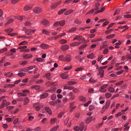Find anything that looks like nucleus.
Segmentation results:
<instances>
[{
  "label": "nucleus",
  "instance_id": "nucleus-55",
  "mask_svg": "<svg viewBox=\"0 0 131 131\" xmlns=\"http://www.w3.org/2000/svg\"><path fill=\"white\" fill-rule=\"evenodd\" d=\"M124 17L126 18H130L131 17V15H125L124 16Z\"/></svg>",
  "mask_w": 131,
  "mask_h": 131
},
{
  "label": "nucleus",
  "instance_id": "nucleus-22",
  "mask_svg": "<svg viewBox=\"0 0 131 131\" xmlns=\"http://www.w3.org/2000/svg\"><path fill=\"white\" fill-rule=\"evenodd\" d=\"M108 91L111 93H113L114 91V89L112 87H110L108 89Z\"/></svg>",
  "mask_w": 131,
  "mask_h": 131
},
{
  "label": "nucleus",
  "instance_id": "nucleus-40",
  "mask_svg": "<svg viewBox=\"0 0 131 131\" xmlns=\"http://www.w3.org/2000/svg\"><path fill=\"white\" fill-rule=\"evenodd\" d=\"M59 126H57L56 127H54L52 128L50 131H56L58 128Z\"/></svg>",
  "mask_w": 131,
  "mask_h": 131
},
{
  "label": "nucleus",
  "instance_id": "nucleus-53",
  "mask_svg": "<svg viewBox=\"0 0 131 131\" xmlns=\"http://www.w3.org/2000/svg\"><path fill=\"white\" fill-rule=\"evenodd\" d=\"M94 108L95 107L94 106L91 105L89 106V110L90 111H91L93 110Z\"/></svg>",
  "mask_w": 131,
  "mask_h": 131
},
{
  "label": "nucleus",
  "instance_id": "nucleus-50",
  "mask_svg": "<svg viewBox=\"0 0 131 131\" xmlns=\"http://www.w3.org/2000/svg\"><path fill=\"white\" fill-rule=\"evenodd\" d=\"M28 62L26 61H24L21 62H20V63L21 65H24L26 64Z\"/></svg>",
  "mask_w": 131,
  "mask_h": 131
},
{
  "label": "nucleus",
  "instance_id": "nucleus-51",
  "mask_svg": "<svg viewBox=\"0 0 131 131\" xmlns=\"http://www.w3.org/2000/svg\"><path fill=\"white\" fill-rule=\"evenodd\" d=\"M115 36V35L114 34H113L111 35H110L108 36H107L106 38H107L110 39L113 38Z\"/></svg>",
  "mask_w": 131,
  "mask_h": 131
},
{
  "label": "nucleus",
  "instance_id": "nucleus-2",
  "mask_svg": "<svg viewBox=\"0 0 131 131\" xmlns=\"http://www.w3.org/2000/svg\"><path fill=\"white\" fill-rule=\"evenodd\" d=\"M76 36L77 37V40L79 41H82V42L83 43L85 42L86 41L85 40L84 38L82 36L78 35H76Z\"/></svg>",
  "mask_w": 131,
  "mask_h": 131
},
{
  "label": "nucleus",
  "instance_id": "nucleus-35",
  "mask_svg": "<svg viewBox=\"0 0 131 131\" xmlns=\"http://www.w3.org/2000/svg\"><path fill=\"white\" fill-rule=\"evenodd\" d=\"M94 57V55L93 53H91L89 55L87 56V57L90 59H93Z\"/></svg>",
  "mask_w": 131,
  "mask_h": 131
},
{
  "label": "nucleus",
  "instance_id": "nucleus-38",
  "mask_svg": "<svg viewBox=\"0 0 131 131\" xmlns=\"http://www.w3.org/2000/svg\"><path fill=\"white\" fill-rule=\"evenodd\" d=\"M87 46V45L86 44H84L80 46L79 48V49H83L84 48H85L86 46Z\"/></svg>",
  "mask_w": 131,
  "mask_h": 131
},
{
  "label": "nucleus",
  "instance_id": "nucleus-52",
  "mask_svg": "<svg viewBox=\"0 0 131 131\" xmlns=\"http://www.w3.org/2000/svg\"><path fill=\"white\" fill-rule=\"evenodd\" d=\"M22 92L23 93H24L25 94H28L29 93V91L26 90H23Z\"/></svg>",
  "mask_w": 131,
  "mask_h": 131
},
{
  "label": "nucleus",
  "instance_id": "nucleus-48",
  "mask_svg": "<svg viewBox=\"0 0 131 131\" xmlns=\"http://www.w3.org/2000/svg\"><path fill=\"white\" fill-rule=\"evenodd\" d=\"M79 129L80 128L78 126H76L74 127V129L76 131H79Z\"/></svg>",
  "mask_w": 131,
  "mask_h": 131
},
{
  "label": "nucleus",
  "instance_id": "nucleus-41",
  "mask_svg": "<svg viewBox=\"0 0 131 131\" xmlns=\"http://www.w3.org/2000/svg\"><path fill=\"white\" fill-rule=\"evenodd\" d=\"M20 122V121H18V118L16 119L15 121L13 122V123L14 124H15L17 123H19Z\"/></svg>",
  "mask_w": 131,
  "mask_h": 131
},
{
  "label": "nucleus",
  "instance_id": "nucleus-3",
  "mask_svg": "<svg viewBox=\"0 0 131 131\" xmlns=\"http://www.w3.org/2000/svg\"><path fill=\"white\" fill-rule=\"evenodd\" d=\"M33 11L36 13L38 14L42 12V9L38 7H36L34 8Z\"/></svg>",
  "mask_w": 131,
  "mask_h": 131
},
{
  "label": "nucleus",
  "instance_id": "nucleus-17",
  "mask_svg": "<svg viewBox=\"0 0 131 131\" xmlns=\"http://www.w3.org/2000/svg\"><path fill=\"white\" fill-rule=\"evenodd\" d=\"M29 102V100L28 98L26 97L25 98L24 101V105L27 104Z\"/></svg>",
  "mask_w": 131,
  "mask_h": 131
},
{
  "label": "nucleus",
  "instance_id": "nucleus-43",
  "mask_svg": "<svg viewBox=\"0 0 131 131\" xmlns=\"http://www.w3.org/2000/svg\"><path fill=\"white\" fill-rule=\"evenodd\" d=\"M72 68L71 66H69L64 68V69L65 70H68L71 69Z\"/></svg>",
  "mask_w": 131,
  "mask_h": 131
},
{
  "label": "nucleus",
  "instance_id": "nucleus-29",
  "mask_svg": "<svg viewBox=\"0 0 131 131\" xmlns=\"http://www.w3.org/2000/svg\"><path fill=\"white\" fill-rule=\"evenodd\" d=\"M92 120V118L91 117H89L88 119H87L86 121V122L87 123H89L90 122H91Z\"/></svg>",
  "mask_w": 131,
  "mask_h": 131
},
{
  "label": "nucleus",
  "instance_id": "nucleus-7",
  "mask_svg": "<svg viewBox=\"0 0 131 131\" xmlns=\"http://www.w3.org/2000/svg\"><path fill=\"white\" fill-rule=\"evenodd\" d=\"M69 46L67 45L64 46L62 45L61 47V49L62 50L65 51L68 49L69 48Z\"/></svg>",
  "mask_w": 131,
  "mask_h": 131
},
{
  "label": "nucleus",
  "instance_id": "nucleus-11",
  "mask_svg": "<svg viewBox=\"0 0 131 131\" xmlns=\"http://www.w3.org/2000/svg\"><path fill=\"white\" fill-rule=\"evenodd\" d=\"M40 47L43 49H46L48 48L49 46L46 44L43 43L40 45Z\"/></svg>",
  "mask_w": 131,
  "mask_h": 131
},
{
  "label": "nucleus",
  "instance_id": "nucleus-62",
  "mask_svg": "<svg viewBox=\"0 0 131 131\" xmlns=\"http://www.w3.org/2000/svg\"><path fill=\"white\" fill-rule=\"evenodd\" d=\"M123 82V81H121L115 84L116 85H121Z\"/></svg>",
  "mask_w": 131,
  "mask_h": 131
},
{
  "label": "nucleus",
  "instance_id": "nucleus-34",
  "mask_svg": "<svg viewBox=\"0 0 131 131\" xmlns=\"http://www.w3.org/2000/svg\"><path fill=\"white\" fill-rule=\"evenodd\" d=\"M125 57L127 60L131 59V55L130 54H126L125 55Z\"/></svg>",
  "mask_w": 131,
  "mask_h": 131
},
{
  "label": "nucleus",
  "instance_id": "nucleus-46",
  "mask_svg": "<svg viewBox=\"0 0 131 131\" xmlns=\"http://www.w3.org/2000/svg\"><path fill=\"white\" fill-rule=\"evenodd\" d=\"M94 9H92L89 11L86 14H92L94 12Z\"/></svg>",
  "mask_w": 131,
  "mask_h": 131
},
{
  "label": "nucleus",
  "instance_id": "nucleus-30",
  "mask_svg": "<svg viewBox=\"0 0 131 131\" xmlns=\"http://www.w3.org/2000/svg\"><path fill=\"white\" fill-rule=\"evenodd\" d=\"M76 29V28H71L68 31V32L69 33H72Z\"/></svg>",
  "mask_w": 131,
  "mask_h": 131
},
{
  "label": "nucleus",
  "instance_id": "nucleus-5",
  "mask_svg": "<svg viewBox=\"0 0 131 131\" xmlns=\"http://www.w3.org/2000/svg\"><path fill=\"white\" fill-rule=\"evenodd\" d=\"M35 31V30H32L31 29H28L26 30L25 32L28 35H31V34L34 33Z\"/></svg>",
  "mask_w": 131,
  "mask_h": 131
},
{
  "label": "nucleus",
  "instance_id": "nucleus-19",
  "mask_svg": "<svg viewBox=\"0 0 131 131\" xmlns=\"http://www.w3.org/2000/svg\"><path fill=\"white\" fill-rule=\"evenodd\" d=\"M13 75V74L12 73H10V72L6 73L4 74L5 75L9 77H11Z\"/></svg>",
  "mask_w": 131,
  "mask_h": 131
},
{
  "label": "nucleus",
  "instance_id": "nucleus-10",
  "mask_svg": "<svg viewBox=\"0 0 131 131\" xmlns=\"http://www.w3.org/2000/svg\"><path fill=\"white\" fill-rule=\"evenodd\" d=\"M31 88L32 89H34L37 90H39L40 89V86L39 85H33L31 86Z\"/></svg>",
  "mask_w": 131,
  "mask_h": 131
},
{
  "label": "nucleus",
  "instance_id": "nucleus-45",
  "mask_svg": "<svg viewBox=\"0 0 131 131\" xmlns=\"http://www.w3.org/2000/svg\"><path fill=\"white\" fill-rule=\"evenodd\" d=\"M25 25L26 26H31V23L29 21H26L25 23Z\"/></svg>",
  "mask_w": 131,
  "mask_h": 131
},
{
  "label": "nucleus",
  "instance_id": "nucleus-1",
  "mask_svg": "<svg viewBox=\"0 0 131 131\" xmlns=\"http://www.w3.org/2000/svg\"><path fill=\"white\" fill-rule=\"evenodd\" d=\"M42 106V104L41 103H35L33 105V107L35 108L36 111H39L40 108H41Z\"/></svg>",
  "mask_w": 131,
  "mask_h": 131
},
{
  "label": "nucleus",
  "instance_id": "nucleus-23",
  "mask_svg": "<svg viewBox=\"0 0 131 131\" xmlns=\"http://www.w3.org/2000/svg\"><path fill=\"white\" fill-rule=\"evenodd\" d=\"M76 83V82L74 81H70L68 82V85H72Z\"/></svg>",
  "mask_w": 131,
  "mask_h": 131
},
{
  "label": "nucleus",
  "instance_id": "nucleus-33",
  "mask_svg": "<svg viewBox=\"0 0 131 131\" xmlns=\"http://www.w3.org/2000/svg\"><path fill=\"white\" fill-rule=\"evenodd\" d=\"M7 49L6 48H4L0 50V53H4L7 51Z\"/></svg>",
  "mask_w": 131,
  "mask_h": 131
},
{
  "label": "nucleus",
  "instance_id": "nucleus-57",
  "mask_svg": "<svg viewBox=\"0 0 131 131\" xmlns=\"http://www.w3.org/2000/svg\"><path fill=\"white\" fill-rule=\"evenodd\" d=\"M27 42L25 41H23L20 43L19 45H24L27 44Z\"/></svg>",
  "mask_w": 131,
  "mask_h": 131
},
{
  "label": "nucleus",
  "instance_id": "nucleus-20",
  "mask_svg": "<svg viewBox=\"0 0 131 131\" xmlns=\"http://www.w3.org/2000/svg\"><path fill=\"white\" fill-rule=\"evenodd\" d=\"M66 10V9H61L58 12V14L59 15H60L62 14Z\"/></svg>",
  "mask_w": 131,
  "mask_h": 131
},
{
  "label": "nucleus",
  "instance_id": "nucleus-58",
  "mask_svg": "<svg viewBox=\"0 0 131 131\" xmlns=\"http://www.w3.org/2000/svg\"><path fill=\"white\" fill-rule=\"evenodd\" d=\"M28 69H27L23 68V69H22L21 70L19 71V72H20L21 71H22L26 72H27V71H28Z\"/></svg>",
  "mask_w": 131,
  "mask_h": 131
},
{
  "label": "nucleus",
  "instance_id": "nucleus-15",
  "mask_svg": "<svg viewBox=\"0 0 131 131\" xmlns=\"http://www.w3.org/2000/svg\"><path fill=\"white\" fill-rule=\"evenodd\" d=\"M45 26H47L49 24V21L46 19H44L42 22Z\"/></svg>",
  "mask_w": 131,
  "mask_h": 131
},
{
  "label": "nucleus",
  "instance_id": "nucleus-25",
  "mask_svg": "<svg viewBox=\"0 0 131 131\" xmlns=\"http://www.w3.org/2000/svg\"><path fill=\"white\" fill-rule=\"evenodd\" d=\"M59 25L60 26H63L65 24V21L64 20H62L59 21Z\"/></svg>",
  "mask_w": 131,
  "mask_h": 131
},
{
  "label": "nucleus",
  "instance_id": "nucleus-42",
  "mask_svg": "<svg viewBox=\"0 0 131 131\" xmlns=\"http://www.w3.org/2000/svg\"><path fill=\"white\" fill-rule=\"evenodd\" d=\"M56 101H51L49 102V104L51 105H54L56 103Z\"/></svg>",
  "mask_w": 131,
  "mask_h": 131
},
{
  "label": "nucleus",
  "instance_id": "nucleus-39",
  "mask_svg": "<svg viewBox=\"0 0 131 131\" xmlns=\"http://www.w3.org/2000/svg\"><path fill=\"white\" fill-rule=\"evenodd\" d=\"M67 42V40L63 39H61L60 41V43L62 44L66 43Z\"/></svg>",
  "mask_w": 131,
  "mask_h": 131
},
{
  "label": "nucleus",
  "instance_id": "nucleus-26",
  "mask_svg": "<svg viewBox=\"0 0 131 131\" xmlns=\"http://www.w3.org/2000/svg\"><path fill=\"white\" fill-rule=\"evenodd\" d=\"M108 86V84H104L100 87V90H103L104 89L106 88Z\"/></svg>",
  "mask_w": 131,
  "mask_h": 131
},
{
  "label": "nucleus",
  "instance_id": "nucleus-9",
  "mask_svg": "<svg viewBox=\"0 0 131 131\" xmlns=\"http://www.w3.org/2000/svg\"><path fill=\"white\" fill-rule=\"evenodd\" d=\"M71 60V56L69 55H67L65 57V61L67 62H69Z\"/></svg>",
  "mask_w": 131,
  "mask_h": 131
},
{
  "label": "nucleus",
  "instance_id": "nucleus-59",
  "mask_svg": "<svg viewBox=\"0 0 131 131\" xmlns=\"http://www.w3.org/2000/svg\"><path fill=\"white\" fill-rule=\"evenodd\" d=\"M128 26L126 25V26H120L119 27H118V28L119 29H123L124 28H125L127 27Z\"/></svg>",
  "mask_w": 131,
  "mask_h": 131
},
{
  "label": "nucleus",
  "instance_id": "nucleus-49",
  "mask_svg": "<svg viewBox=\"0 0 131 131\" xmlns=\"http://www.w3.org/2000/svg\"><path fill=\"white\" fill-rule=\"evenodd\" d=\"M18 75L20 77H22L25 75V73L23 72L18 73Z\"/></svg>",
  "mask_w": 131,
  "mask_h": 131
},
{
  "label": "nucleus",
  "instance_id": "nucleus-32",
  "mask_svg": "<svg viewBox=\"0 0 131 131\" xmlns=\"http://www.w3.org/2000/svg\"><path fill=\"white\" fill-rule=\"evenodd\" d=\"M112 94L109 93H107L105 94V96L106 98L108 99L111 96Z\"/></svg>",
  "mask_w": 131,
  "mask_h": 131
},
{
  "label": "nucleus",
  "instance_id": "nucleus-14",
  "mask_svg": "<svg viewBox=\"0 0 131 131\" xmlns=\"http://www.w3.org/2000/svg\"><path fill=\"white\" fill-rule=\"evenodd\" d=\"M45 110L49 114L51 115L52 114V112L49 108L46 107L45 108Z\"/></svg>",
  "mask_w": 131,
  "mask_h": 131
},
{
  "label": "nucleus",
  "instance_id": "nucleus-6",
  "mask_svg": "<svg viewBox=\"0 0 131 131\" xmlns=\"http://www.w3.org/2000/svg\"><path fill=\"white\" fill-rule=\"evenodd\" d=\"M81 43V42H74L70 44V45L72 47H74L79 46Z\"/></svg>",
  "mask_w": 131,
  "mask_h": 131
},
{
  "label": "nucleus",
  "instance_id": "nucleus-18",
  "mask_svg": "<svg viewBox=\"0 0 131 131\" xmlns=\"http://www.w3.org/2000/svg\"><path fill=\"white\" fill-rule=\"evenodd\" d=\"M48 93H45L43 94L40 96L41 99H43L47 97L48 96Z\"/></svg>",
  "mask_w": 131,
  "mask_h": 131
},
{
  "label": "nucleus",
  "instance_id": "nucleus-44",
  "mask_svg": "<svg viewBox=\"0 0 131 131\" xmlns=\"http://www.w3.org/2000/svg\"><path fill=\"white\" fill-rule=\"evenodd\" d=\"M13 30V29L12 28H9L8 29H6L5 30V31L6 32H11L12 30Z\"/></svg>",
  "mask_w": 131,
  "mask_h": 131
},
{
  "label": "nucleus",
  "instance_id": "nucleus-37",
  "mask_svg": "<svg viewBox=\"0 0 131 131\" xmlns=\"http://www.w3.org/2000/svg\"><path fill=\"white\" fill-rule=\"evenodd\" d=\"M56 119L55 118H53L51 119L50 121V123L51 124H53L55 123Z\"/></svg>",
  "mask_w": 131,
  "mask_h": 131
},
{
  "label": "nucleus",
  "instance_id": "nucleus-31",
  "mask_svg": "<svg viewBox=\"0 0 131 131\" xmlns=\"http://www.w3.org/2000/svg\"><path fill=\"white\" fill-rule=\"evenodd\" d=\"M79 100L81 101H86V100L85 98L83 96H81L79 97Z\"/></svg>",
  "mask_w": 131,
  "mask_h": 131
},
{
  "label": "nucleus",
  "instance_id": "nucleus-56",
  "mask_svg": "<svg viewBox=\"0 0 131 131\" xmlns=\"http://www.w3.org/2000/svg\"><path fill=\"white\" fill-rule=\"evenodd\" d=\"M56 95L54 94H53L51 96V98L52 100H54L56 98Z\"/></svg>",
  "mask_w": 131,
  "mask_h": 131
},
{
  "label": "nucleus",
  "instance_id": "nucleus-16",
  "mask_svg": "<svg viewBox=\"0 0 131 131\" xmlns=\"http://www.w3.org/2000/svg\"><path fill=\"white\" fill-rule=\"evenodd\" d=\"M43 82V80L41 79L36 81H35V83L36 84H39L42 83Z\"/></svg>",
  "mask_w": 131,
  "mask_h": 131
},
{
  "label": "nucleus",
  "instance_id": "nucleus-24",
  "mask_svg": "<svg viewBox=\"0 0 131 131\" xmlns=\"http://www.w3.org/2000/svg\"><path fill=\"white\" fill-rule=\"evenodd\" d=\"M17 94L19 96H25L27 95L26 94H25L24 93H17Z\"/></svg>",
  "mask_w": 131,
  "mask_h": 131
},
{
  "label": "nucleus",
  "instance_id": "nucleus-61",
  "mask_svg": "<svg viewBox=\"0 0 131 131\" xmlns=\"http://www.w3.org/2000/svg\"><path fill=\"white\" fill-rule=\"evenodd\" d=\"M19 0H11V2L13 4H15L17 3Z\"/></svg>",
  "mask_w": 131,
  "mask_h": 131
},
{
  "label": "nucleus",
  "instance_id": "nucleus-63",
  "mask_svg": "<svg viewBox=\"0 0 131 131\" xmlns=\"http://www.w3.org/2000/svg\"><path fill=\"white\" fill-rule=\"evenodd\" d=\"M34 118V117L32 116H29L28 117V119L30 121H31Z\"/></svg>",
  "mask_w": 131,
  "mask_h": 131
},
{
  "label": "nucleus",
  "instance_id": "nucleus-47",
  "mask_svg": "<svg viewBox=\"0 0 131 131\" xmlns=\"http://www.w3.org/2000/svg\"><path fill=\"white\" fill-rule=\"evenodd\" d=\"M89 82L90 83H95L96 81L91 78L89 79Z\"/></svg>",
  "mask_w": 131,
  "mask_h": 131
},
{
  "label": "nucleus",
  "instance_id": "nucleus-13",
  "mask_svg": "<svg viewBox=\"0 0 131 131\" xmlns=\"http://www.w3.org/2000/svg\"><path fill=\"white\" fill-rule=\"evenodd\" d=\"M60 76L63 79H66L68 77V75L66 73L61 74Z\"/></svg>",
  "mask_w": 131,
  "mask_h": 131
},
{
  "label": "nucleus",
  "instance_id": "nucleus-36",
  "mask_svg": "<svg viewBox=\"0 0 131 131\" xmlns=\"http://www.w3.org/2000/svg\"><path fill=\"white\" fill-rule=\"evenodd\" d=\"M27 48V47L26 46H20L18 48V49H23L24 50L25 49Z\"/></svg>",
  "mask_w": 131,
  "mask_h": 131
},
{
  "label": "nucleus",
  "instance_id": "nucleus-12",
  "mask_svg": "<svg viewBox=\"0 0 131 131\" xmlns=\"http://www.w3.org/2000/svg\"><path fill=\"white\" fill-rule=\"evenodd\" d=\"M32 7L33 6H29L28 5H26L24 7V10L27 11L32 8Z\"/></svg>",
  "mask_w": 131,
  "mask_h": 131
},
{
  "label": "nucleus",
  "instance_id": "nucleus-27",
  "mask_svg": "<svg viewBox=\"0 0 131 131\" xmlns=\"http://www.w3.org/2000/svg\"><path fill=\"white\" fill-rule=\"evenodd\" d=\"M59 60L61 61H65V58L62 55H61L59 57Z\"/></svg>",
  "mask_w": 131,
  "mask_h": 131
},
{
  "label": "nucleus",
  "instance_id": "nucleus-54",
  "mask_svg": "<svg viewBox=\"0 0 131 131\" xmlns=\"http://www.w3.org/2000/svg\"><path fill=\"white\" fill-rule=\"evenodd\" d=\"M14 21V20L13 19H10V20H9L8 22L7 23H6L5 24V25H7V24H9L10 23H11L13 21Z\"/></svg>",
  "mask_w": 131,
  "mask_h": 131
},
{
  "label": "nucleus",
  "instance_id": "nucleus-4",
  "mask_svg": "<svg viewBox=\"0 0 131 131\" xmlns=\"http://www.w3.org/2000/svg\"><path fill=\"white\" fill-rule=\"evenodd\" d=\"M10 105L9 102H7L6 100H3L2 103V108H4L5 106H6Z\"/></svg>",
  "mask_w": 131,
  "mask_h": 131
},
{
  "label": "nucleus",
  "instance_id": "nucleus-60",
  "mask_svg": "<svg viewBox=\"0 0 131 131\" xmlns=\"http://www.w3.org/2000/svg\"><path fill=\"white\" fill-rule=\"evenodd\" d=\"M64 113V112H61L60 113L58 114V117L59 118L61 117L62 116V115Z\"/></svg>",
  "mask_w": 131,
  "mask_h": 131
},
{
  "label": "nucleus",
  "instance_id": "nucleus-8",
  "mask_svg": "<svg viewBox=\"0 0 131 131\" xmlns=\"http://www.w3.org/2000/svg\"><path fill=\"white\" fill-rule=\"evenodd\" d=\"M22 57L25 59H28L30 58H31L32 57V56L31 54H24L23 55Z\"/></svg>",
  "mask_w": 131,
  "mask_h": 131
},
{
  "label": "nucleus",
  "instance_id": "nucleus-64",
  "mask_svg": "<svg viewBox=\"0 0 131 131\" xmlns=\"http://www.w3.org/2000/svg\"><path fill=\"white\" fill-rule=\"evenodd\" d=\"M88 91L90 93H92L94 92V90L92 88L90 89H89Z\"/></svg>",
  "mask_w": 131,
  "mask_h": 131
},
{
  "label": "nucleus",
  "instance_id": "nucleus-28",
  "mask_svg": "<svg viewBox=\"0 0 131 131\" xmlns=\"http://www.w3.org/2000/svg\"><path fill=\"white\" fill-rule=\"evenodd\" d=\"M42 33L43 34H45L46 35H48L49 34V32L45 29H43L42 30Z\"/></svg>",
  "mask_w": 131,
  "mask_h": 131
},
{
  "label": "nucleus",
  "instance_id": "nucleus-21",
  "mask_svg": "<svg viewBox=\"0 0 131 131\" xmlns=\"http://www.w3.org/2000/svg\"><path fill=\"white\" fill-rule=\"evenodd\" d=\"M110 104V101H107L106 102V105L105 106V107L106 109H107L108 108Z\"/></svg>",
  "mask_w": 131,
  "mask_h": 131
}]
</instances>
